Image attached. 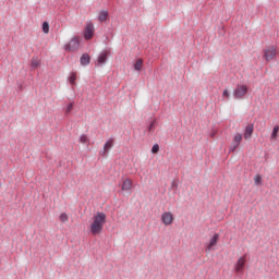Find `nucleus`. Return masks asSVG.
<instances>
[{
    "instance_id": "1",
    "label": "nucleus",
    "mask_w": 279,
    "mask_h": 279,
    "mask_svg": "<svg viewBox=\"0 0 279 279\" xmlns=\"http://www.w3.org/2000/svg\"><path fill=\"white\" fill-rule=\"evenodd\" d=\"M93 222L90 225V232L94 236H97V234H101L104 232V226L106 223V213L98 211L93 217Z\"/></svg>"
},
{
    "instance_id": "2",
    "label": "nucleus",
    "mask_w": 279,
    "mask_h": 279,
    "mask_svg": "<svg viewBox=\"0 0 279 279\" xmlns=\"http://www.w3.org/2000/svg\"><path fill=\"white\" fill-rule=\"evenodd\" d=\"M247 85H238L233 89V97L234 99H243L247 95Z\"/></svg>"
},
{
    "instance_id": "3",
    "label": "nucleus",
    "mask_w": 279,
    "mask_h": 279,
    "mask_svg": "<svg viewBox=\"0 0 279 279\" xmlns=\"http://www.w3.org/2000/svg\"><path fill=\"white\" fill-rule=\"evenodd\" d=\"M278 53V50L275 46H270L264 50V58L266 62H271V60H276V56Z\"/></svg>"
},
{
    "instance_id": "4",
    "label": "nucleus",
    "mask_w": 279,
    "mask_h": 279,
    "mask_svg": "<svg viewBox=\"0 0 279 279\" xmlns=\"http://www.w3.org/2000/svg\"><path fill=\"white\" fill-rule=\"evenodd\" d=\"M77 49H80V39L77 37H73L70 43L64 45V50L70 52H75Z\"/></svg>"
},
{
    "instance_id": "5",
    "label": "nucleus",
    "mask_w": 279,
    "mask_h": 279,
    "mask_svg": "<svg viewBox=\"0 0 279 279\" xmlns=\"http://www.w3.org/2000/svg\"><path fill=\"white\" fill-rule=\"evenodd\" d=\"M114 147V138L110 137L104 145V149L99 151V156H108V151Z\"/></svg>"
},
{
    "instance_id": "6",
    "label": "nucleus",
    "mask_w": 279,
    "mask_h": 279,
    "mask_svg": "<svg viewBox=\"0 0 279 279\" xmlns=\"http://www.w3.org/2000/svg\"><path fill=\"white\" fill-rule=\"evenodd\" d=\"M161 221L165 226H171V223H173V214H171V211H165L161 215Z\"/></svg>"
},
{
    "instance_id": "7",
    "label": "nucleus",
    "mask_w": 279,
    "mask_h": 279,
    "mask_svg": "<svg viewBox=\"0 0 279 279\" xmlns=\"http://www.w3.org/2000/svg\"><path fill=\"white\" fill-rule=\"evenodd\" d=\"M93 36H95V28L93 26V23H89L85 27L84 38H85V40H90V38H93Z\"/></svg>"
},
{
    "instance_id": "8",
    "label": "nucleus",
    "mask_w": 279,
    "mask_h": 279,
    "mask_svg": "<svg viewBox=\"0 0 279 279\" xmlns=\"http://www.w3.org/2000/svg\"><path fill=\"white\" fill-rule=\"evenodd\" d=\"M108 62V51H102L99 53L97 59V66H104Z\"/></svg>"
},
{
    "instance_id": "9",
    "label": "nucleus",
    "mask_w": 279,
    "mask_h": 279,
    "mask_svg": "<svg viewBox=\"0 0 279 279\" xmlns=\"http://www.w3.org/2000/svg\"><path fill=\"white\" fill-rule=\"evenodd\" d=\"M234 269L236 274H243V269H245V257H240L234 265Z\"/></svg>"
},
{
    "instance_id": "10",
    "label": "nucleus",
    "mask_w": 279,
    "mask_h": 279,
    "mask_svg": "<svg viewBox=\"0 0 279 279\" xmlns=\"http://www.w3.org/2000/svg\"><path fill=\"white\" fill-rule=\"evenodd\" d=\"M219 241V233H215L210 240H209V244L207 245V251L210 252V250H213V247H215V245H217V242Z\"/></svg>"
},
{
    "instance_id": "11",
    "label": "nucleus",
    "mask_w": 279,
    "mask_h": 279,
    "mask_svg": "<svg viewBox=\"0 0 279 279\" xmlns=\"http://www.w3.org/2000/svg\"><path fill=\"white\" fill-rule=\"evenodd\" d=\"M252 134H254V124H248L244 130L245 141H248V138H252Z\"/></svg>"
},
{
    "instance_id": "12",
    "label": "nucleus",
    "mask_w": 279,
    "mask_h": 279,
    "mask_svg": "<svg viewBox=\"0 0 279 279\" xmlns=\"http://www.w3.org/2000/svg\"><path fill=\"white\" fill-rule=\"evenodd\" d=\"M81 66H88L90 64V56L83 53L80 58Z\"/></svg>"
},
{
    "instance_id": "13",
    "label": "nucleus",
    "mask_w": 279,
    "mask_h": 279,
    "mask_svg": "<svg viewBox=\"0 0 279 279\" xmlns=\"http://www.w3.org/2000/svg\"><path fill=\"white\" fill-rule=\"evenodd\" d=\"M132 189V180L125 179L122 182V191H130Z\"/></svg>"
},
{
    "instance_id": "14",
    "label": "nucleus",
    "mask_w": 279,
    "mask_h": 279,
    "mask_svg": "<svg viewBox=\"0 0 279 279\" xmlns=\"http://www.w3.org/2000/svg\"><path fill=\"white\" fill-rule=\"evenodd\" d=\"M106 19H108V11L101 10L98 15V21H100V23H104Z\"/></svg>"
},
{
    "instance_id": "15",
    "label": "nucleus",
    "mask_w": 279,
    "mask_h": 279,
    "mask_svg": "<svg viewBox=\"0 0 279 279\" xmlns=\"http://www.w3.org/2000/svg\"><path fill=\"white\" fill-rule=\"evenodd\" d=\"M279 125H275L272 129V133L270 135L271 141H276L278 138Z\"/></svg>"
},
{
    "instance_id": "16",
    "label": "nucleus",
    "mask_w": 279,
    "mask_h": 279,
    "mask_svg": "<svg viewBox=\"0 0 279 279\" xmlns=\"http://www.w3.org/2000/svg\"><path fill=\"white\" fill-rule=\"evenodd\" d=\"M241 141H243V134L236 133L233 136V143L241 145Z\"/></svg>"
},
{
    "instance_id": "17",
    "label": "nucleus",
    "mask_w": 279,
    "mask_h": 279,
    "mask_svg": "<svg viewBox=\"0 0 279 279\" xmlns=\"http://www.w3.org/2000/svg\"><path fill=\"white\" fill-rule=\"evenodd\" d=\"M31 66H32V69H38V66H40V61H38L37 58L33 57L32 62H31Z\"/></svg>"
},
{
    "instance_id": "18",
    "label": "nucleus",
    "mask_w": 279,
    "mask_h": 279,
    "mask_svg": "<svg viewBox=\"0 0 279 279\" xmlns=\"http://www.w3.org/2000/svg\"><path fill=\"white\" fill-rule=\"evenodd\" d=\"M134 69L135 71H141L143 69V59H138L135 63H134Z\"/></svg>"
},
{
    "instance_id": "19",
    "label": "nucleus",
    "mask_w": 279,
    "mask_h": 279,
    "mask_svg": "<svg viewBox=\"0 0 279 279\" xmlns=\"http://www.w3.org/2000/svg\"><path fill=\"white\" fill-rule=\"evenodd\" d=\"M77 80V75L72 72L71 75L69 76V82L71 84V86H75V81Z\"/></svg>"
},
{
    "instance_id": "20",
    "label": "nucleus",
    "mask_w": 279,
    "mask_h": 279,
    "mask_svg": "<svg viewBox=\"0 0 279 279\" xmlns=\"http://www.w3.org/2000/svg\"><path fill=\"white\" fill-rule=\"evenodd\" d=\"M60 221H62V223H66V221H69V215H66V213H62L59 216Z\"/></svg>"
},
{
    "instance_id": "21",
    "label": "nucleus",
    "mask_w": 279,
    "mask_h": 279,
    "mask_svg": "<svg viewBox=\"0 0 279 279\" xmlns=\"http://www.w3.org/2000/svg\"><path fill=\"white\" fill-rule=\"evenodd\" d=\"M43 32L44 34H49V22L43 23Z\"/></svg>"
},
{
    "instance_id": "22",
    "label": "nucleus",
    "mask_w": 279,
    "mask_h": 279,
    "mask_svg": "<svg viewBox=\"0 0 279 279\" xmlns=\"http://www.w3.org/2000/svg\"><path fill=\"white\" fill-rule=\"evenodd\" d=\"M80 143H83V144L88 143V135L82 134V135L80 136Z\"/></svg>"
},
{
    "instance_id": "23",
    "label": "nucleus",
    "mask_w": 279,
    "mask_h": 279,
    "mask_svg": "<svg viewBox=\"0 0 279 279\" xmlns=\"http://www.w3.org/2000/svg\"><path fill=\"white\" fill-rule=\"evenodd\" d=\"M158 151H160V145L155 144V145L151 147V154H158Z\"/></svg>"
},
{
    "instance_id": "24",
    "label": "nucleus",
    "mask_w": 279,
    "mask_h": 279,
    "mask_svg": "<svg viewBox=\"0 0 279 279\" xmlns=\"http://www.w3.org/2000/svg\"><path fill=\"white\" fill-rule=\"evenodd\" d=\"M240 144H236L234 142L231 143L229 151H236V148L239 147Z\"/></svg>"
},
{
    "instance_id": "25",
    "label": "nucleus",
    "mask_w": 279,
    "mask_h": 279,
    "mask_svg": "<svg viewBox=\"0 0 279 279\" xmlns=\"http://www.w3.org/2000/svg\"><path fill=\"white\" fill-rule=\"evenodd\" d=\"M73 110V102H70L68 106H66V109H65V114H71V111Z\"/></svg>"
},
{
    "instance_id": "26",
    "label": "nucleus",
    "mask_w": 279,
    "mask_h": 279,
    "mask_svg": "<svg viewBox=\"0 0 279 279\" xmlns=\"http://www.w3.org/2000/svg\"><path fill=\"white\" fill-rule=\"evenodd\" d=\"M255 184H263V178L260 175L255 177Z\"/></svg>"
},
{
    "instance_id": "27",
    "label": "nucleus",
    "mask_w": 279,
    "mask_h": 279,
    "mask_svg": "<svg viewBox=\"0 0 279 279\" xmlns=\"http://www.w3.org/2000/svg\"><path fill=\"white\" fill-rule=\"evenodd\" d=\"M223 97H230V92H228V89H225L222 93Z\"/></svg>"
},
{
    "instance_id": "28",
    "label": "nucleus",
    "mask_w": 279,
    "mask_h": 279,
    "mask_svg": "<svg viewBox=\"0 0 279 279\" xmlns=\"http://www.w3.org/2000/svg\"><path fill=\"white\" fill-rule=\"evenodd\" d=\"M151 130H154V122H151V123L148 125V132H151Z\"/></svg>"
},
{
    "instance_id": "29",
    "label": "nucleus",
    "mask_w": 279,
    "mask_h": 279,
    "mask_svg": "<svg viewBox=\"0 0 279 279\" xmlns=\"http://www.w3.org/2000/svg\"><path fill=\"white\" fill-rule=\"evenodd\" d=\"M171 187H172V189H173V187H174V189H178V183H175V181H172V182H171Z\"/></svg>"
}]
</instances>
